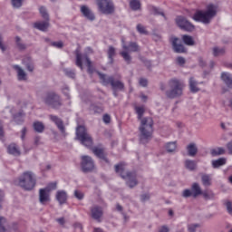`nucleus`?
Instances as JSON below:
<instances>
[{
    "mask_svg": "<svg viewBox=\"0 0 232 232\" xmlns=\"http://www.w3.org/2000/svg\"><path fill=\"white\" fill-rule=\"evenodd\" d=\"M136 114L138 115V121H140L139 127V140L140 144H148L153 137V119L151 117H144L146 110L144 106H136L134 108Z\"/></svg>",
    "mask_w": 232,
    "mask_h": 232,
    "instance_id": "f257e3e1",
    "label": "nucleus"
},
{
    "mask_svg": "<svg viewBox=\"0 0 232 232\" xmlns=\"http://www.w3.org/2000/svg\"><path fill=\"white\" fill-rule=\"evenodd\" d=\"M101 81H102V84H103V86H108V84H110L111 86V89L114 92V96L117 97V90H119L120 92H124V82H121V74H117L115 76H108L106 74L98 73Z\"/></svg>",
    "mask_w": 232,
    "mask_h": 232,
    "instance_id": "f03ea898",
    "label": "nucleus"
},
{
    "mask_svg": "<svg viewBox=\"0 0 232 232\" xmlns=\"http://www.w3.org/2000/svg\"><path fill=\"white\" fill-rule=\"evenodd\" d=\"M215 15H217V7L214 5H208L206 11H197L193 15V19L198 23L209 24Z\"/></svg>",
    "mask_w": 232,
    "mask_h": 232,
    "instance_id": "7ed1b4c3",
    "label": "nucleus"
},
{
    "mask_svg": "<svg viewBox=\"0 0 232 232\" xmlns=\"http://www.w3.org/2000/svg\"><path fill=\"white\" fill-rule=\"evenodd\" d=\"M168 87L169 90L165 92L166 97H168V99H177V97L182 95L184 82L177 78H172L168 82Z\"/></svg>",
    "mask_w": 232,
    "mask_h": 232,
    "instance_id": "20e7f679",
    "label": "nucleus"
},
{
    "mask_svg": "<svg viewBox=\"0 0 232 232\" xmlns=\"http://www.w3.org/2000/svg\"><path fill=\"white\" fill-rule=\"evenodd\" d=\"M115 171L126 181L127 186L132 188L139 184L137 181V173L135 172H126L124 163H119L115 165Z\"/></svg>",
    "mask_w": 232,
    "mask_h": 232,
    "instance_id": "39448f33",
    "label": "nucleus"
},
{
    "mask_svg": "<svg viewBox=\"0 0 232 232\" xmlns=\"http://www.w3.org/2000/svg\"><path fill=\"white\" fill-rule=\"evenodd\" d=\"M36 184L37 179L32 171L24 172L18 179V186L24 191H32Z\"/></svg>",
    "mask_w": 232,
    "mask_h": 232,
    "instance_id": "423d86ee",
    "label": "nucleus"
},
{
    "mask_svg": "<svg viewBox=\"0 0 232 232\" xmlns=\"http://www.w3.org/2000/svg\"><path fill=\"white\" fill-rule=\"evenodd\" d=\"M76 139L86 148H92V146H93V140L92 139V136L88 133L86 127L82 125H79L76 128Z\"/></svg>",
    "mask_w": 232,
    "mask_h": 232,
    "instance_id": "0eeeda50",
    "label": "nucleus"
},
{
    "mask_svg": "<svg viewBox=\"0 0 232 232\" xmlns=\"http://www.w3.org/2000/svg\"><path fill=\"white\" fill-rule=\"evenodd\" d=\"M122 48L125 51L121 52L120 55H121V57L124 59L127 64H130L131 63V56L128 52H133V53L140 52V47L135 42H130L129 44L126 45V44L124 43V40H122Z\"/></svg>",
    "mask_w": 232,
    "mask_h": 232,
    "instance_id": "6e6552de",
    "label": "nucleus"
},
{
    "mask_svg": "<svg viewBox=\"0 0 232 232\" xmlns=\"http://www.w3.org/2000/svg\"><path fill=\"white\" fill-rule=\"evenodd\" d=\"M96 5L102 12V14H105V15H111L115 12V5H113V0H96Z\"/></svg>",
    "mask_w": 232,
    "mask_h": 232,
    "instance_id": "1a4fd4ad",
    "label": "nucleus"
},
{
    "mask_svg": "<svg viewBox=\"0 0 232 232\" xmlns=\"http://www.w3.org/2000/svg\"><path fill=\"white\" fill-rule=\"evenodd\" d=\"M200 195H202V188L200 187V184L194 182L192 183L190 189L186 188L182 191L181 197H183V198H189V197L197 198V197H200Z\"/></svg>",
    "mask_w": 232,
    "mask_h": 232,
    "instance_id": "9d476101",
    "label": "nucleus"
},
{
    "mask_svg": "<svg viewBox=\"0 0 232 232\" xmlns=\"http://www.w3.org/2000/svg\"><path fill=\"white\" fill-rule=\"evenodd\" d=\"M44 102L45 104H48V106H52V108H54L55 110L63 106V103L61 102V96H59L55 92H48L46 97L44 98Z\"/></svg>",
    "mask_w": 232,
    "mask_h": 232,
    "instance_id": "9b49d317",
    "label": "nucleus"
},
{
    "mask_svg": "<svg viewBox=\"0 0 232 232\" xmlns=\"http://www.w3.org/2000/svg\"><path fill=\"white\" fill-rule=\"evenodd\" d=\"M92 153L98 157L102 162V164H107L110 166V160L108 159V153L106 152V149L102 145L95 146L92 149Z\"/></svg>",
    "mask_w": 232,
    "mask_h": 232,
    "instance_id": "f8f14e48",
    "label": "nucleus"
},
{
    "mask_svg": "<svg viewBox=\"0 0 232 232\" xmlns=\"http://www.w3.org/2000/svg\"><path fill=\"white\" fill-rule=\"evenodd\" d=\"M82 171L83 173H92L95 169V162L90 156H82L81 162Z\"/></svg>",
    "mask_w": 232,
    "mask_h": 232,
    "instance_id": "ddd939ff",
    "label": "nucleus"
},
{
    "mask_svg": "<svg viewBox=\"0 0 232 232\" xmlns=\"http://www.w3.org/2000/svg\"><path fill=\"white\" fill-rule=\"evenodd\" d=\"M176 23L181 30H185V32H193L195 30V25L188 21V19L184 16H178L176 18Z\"/></svg>",
    "mask_w": 232,
    "mask_h": 232,
    "instance_id": "4468645a",
    "label": "nucleus"
},
{
    "mask_svg": "<svg viewBox=\"0 0 232 232\" xmlns=\"http://www.w3.org/2000/svg\"><path fill=\"white\" fill-rule=\"evenodd\" d=\"M82 63H86L89 70L92 68V61L88 57V53H81L79 51H76V66L81 68V70H82Z\"/></svg>",
    "mask_w": 232,
    "mask_h": 232,
    "instance_id": "2eb2a0df",
    "label": "nucleus"
},
{
    "mask_svg": "<svg viewBox=\"0 0 232 232\" xmlns=\"http://www.w3.org/2000/svg\"><path fill=\"white\" fill-rule=\"evenodd\" d=\"M102 215H104V211L102 207L95 205L91 208V217L96 222H102Z\"/></svg>",
    "mask_w": 232,
    "mask_h": 232,
    "instance_id": "dca6fc26",
    "label": "nucleus"
},
{
    "mask_svg": "<svg viewBox=\"0 0 232 232\" xmlns=\"http://www.w3.org/2000/svg\"><path fill=\"white\" fill-rule=\"evenodd\" d=\"M179 38L175 36L170 37V43L175 53H186V47H184L181 44H179Z\"/></svg>",
    "mask_w": 232,
    "mask_h": 232,
    "instance_id": "f3484780",
    "label": "nucleus"
},
{
    "mask_svg": "<svg viewBox=\"0 0 232 232\" xmlns=\"http://www.w3.org/2000/svg\"><path fill=\"white\" fill-rule=\"evenodd\" d=\"M49 119L50 121H52V122H54L58 130L61 131L62 135H66V128L64 127V123L63 122V120H61V118H58L56 115L51 114L49 116Z\"/></svg>",
    "mask_w": 232,
    "mask_h": 232,
    "instance_id": "a211bd4d",
    "label": "nucleus"
},
{
    "mask_svg": "<svg viewBox=\"0 0 232 232\" xmlns=\"http://www.w3.org/2000/svg\"><path fill=\"white\" fill-rule=\"evenodd\" d=\"M80 12L88 21H95V14L87 5H81Z\"/></svg>",
    "mask_w": 232,
    "mask_h": 232,
    "instance_id": "6ab92c4d",
    "label": "nucleus"
},
{
    "mask_svg": "<svg viewBox=\"0 0 232 232\" xmlns=\"http://www.w3.org/2000/svg\"><path fill=\"white\" fill-rule=\"evenodd\" d=\"M39 200L41 204L50 202V192L46 188H40L39 190Z\"/></svg>",
    "mask_w": 232,
    "mask_h": 232,
    "instance_id": "aec40b11",
    "label": "nucleus"
},
{
    "mask_svg": "<svg viewBox=\"0 0 232 232\" xmlns=\"http://www.w3.org/2000/svg\"><path fill=\"white\" fill-rule=\"evenodd\" d=\"M7 153H9V155H14V157H19V155H21V150H19L17 144L11 143L7 146Z\"/></svg>",
    "mask_w": 232,
    "mask_h": 232,
    "instance_id": "412c9836",
    "label": "nucleus"
},
{
    "mask_svg": "<svg viewBox=\"0 0 232 232\" xmlns=\"http://www.w3.org/2000/svg\"><path fill=\"white\" fill-rule=\"evenodd\" d=\"M56 200L59 202L60 206L63 204H66V200H68V194L64 190H58L56 192Z\"/></svg>",
    "mask_w": 232,
    "mask_h": 232,
    "instance_id": "4be33fe9",
    "label": "nucleus"
},
{
    "mask_svg": "<svg viewBox=\"0 0 232 232\" xmlns=\"http://www.w3.org/2000/svg\"><path fill=\"white\" fill-rule=\"evenodd\" d=\"M201 184L205 188H209L213 184V179L210 174L202 173L201 174Z\"/></svg>",
    "mask_w": 232,
    "mask_h": 232,
    "instance_id": "5701e85b",
    "label": "nucleus"
},
{
    "mask_svg": "<svg viewBox=\"0 0 232 232\" xmlns=\"http://www.w3.org/2000/svg\"><path fill=\"white\" fill-rule=\"evenodd\" d=\"M221 80L223 82H225L226 86L227 88H230L232 90V76L229 72H222L221 73Z\"/></svg>",
    "mask_w": 232,
    "mask_h": 232,
    "instance_id": "b1692460",
    "label": "nucleus"
},
{
    "mask_svg": "<svg viewBox=\"0 0 232 232\" xmlns=\"http://www.w3.org/2000/svg\"><path fill=\"white\" fill-rule=\"evenodd\" d=\"M188 157H195L198 153V148L196 143H189L187 148Z\"/></svg>",
    "mask_w": 232,
    "mask_h": 232,
    "instance_id": "393cba45",
    "label": "nucleus"
},
{
    "mask_svg": "<svg viewBox=\"0 0 232 232\" xmlns=\"http://www.w3.org/2000/svg\"><path fill=\"white\" fill-rule=\"evenodd\" d=\"M190 92L192 93H197L198 92H200V89L198 88V82L195 80V78L191 77L188 82Z\"/></svg>",
    "mask_w": 232,
    "mask_h": 232,
    "instance_id": "a878e982",
    "label": "nucleus"
},
{
    "mask_svg": "<svg viewBox=\"0 0 232 232\" xmlns=\"http://www.w3.org/2000/svg\"><path fill=\"white\" fill-rule=\"evenodd\" d=\"M167 153H175L177 151V141H170L165 144Z\"/></svg>",
    "mask_w": 232,
    "mask_h": 232,
    "instance_id": "bb28decb",
    "label": "nucleus"
},
{
    "mask_svg": "<svg viewBox=\"0 0 232 232\" xmlns=\"http://www.w3.org/2000/svg\"><path fill=\"white\" fill-rule=\"evenodd\" d=\"M14 69L17 71L18 81H26V72L19 65H14Z\"/></svg>",
    "mask_w": 232,
    "mask_h": 232,
    "instance_id": "cd10ccee",
    "label": "nucleus"
},
{
    "mask_svg": "<svg viewBox=\"0 0 232 232\" xmlns=\"http://www.w3.org/2000/svg\"><path fill=\"white\" fill-rule=\"evenodd\" d=\"M48 26H50L48 22H37L34 24V28L41 32H46V30H48Z\"/></svg>",
    "mask_w": 232,
    "mask_h": 232,
    "instance_id": "c85d7f7f",
    "label": "nucleus"
},
{
    "mask_svg": "<svg viewBox=\"0 0 232 232\" xmlns=\"http://www.w3.org/2000/svg\"><path fill=\"white\" fill-rule=\"evenodd\" d=\"M185 168L189 171H195L197 169V162L193 160H186Z\"/></svg>",
    "mask_w": 232,
    "mask_h": 232,
    "instance_id": "c756f323",
    "label": "nucleus"
},
{
    "mask_svg": "<svg viewBox=\"0 0 232 232\" xmlns=\"http://www.w3.org/2000/svg\"><path fill=\"white\" fill-rule=\"evenodd\" d=\"M226 162H227L226 158H219L218 160H212V167L217 169V168H220V166H226Z\"/></svg>",
    "mask_w": 232,
    "mask_h": 232,
    "instance_id": "7c9ffc66",
    "label": "nucleus"
},
{
    "mask_svg": "<svg viewBox=\"0 0 232 232\" xmlns=\"http://www.w3.org/2000/svg\"><path fill=\"white\" fill-rule=\"evenodd\" d=\"M33 128L36 133H43L44 131V123L42 121H34L33 123Z\"/></svg>",
    "mask_w": 232,
    "mask_h": 232,
    "instance_id": "2f4dec72",
    "label": "nucleus"
},
{
    "mask_svg": "<svg viewBox=\"0 0 232 232\" xmlns=\"http://www.w3.org/2000/svg\"><path fill=\"white\" fill-rule=\"evenodd\" d=\"M182 41L187 46H195V40H193V36L184 34L182 35Z\"/></svg>",
    "mask_w": 232,
    "mask_h": 232,
    "instance_id": "473e14b6",
    "label": "nucleus"
},
{
    "mask_svg": "<svg viewBox=\"0 0 232 232\" xmlns=\"http://www.w3.org/2000/svg\"><path fill=\"white\" fill-rule=\"evenodd\" d=\"M107 55L110 64H113V58L115 57V47L110 45L107 51Z\"/></svg>",
    "mask_w": 232,
    "mask_h": 232,
    "instance_id": "72a5a7b5",
    "label": "nucleus"
},
{
    "mask_svg": "<svg viewBox=\"0 0 232 232\" xmlns=\"http://www.w3.org/2000/svg\"><path fill=\"white\" fill-rule=\"evenodd\" d=\"M214 57H220V55H224L226 53V48L224 47H213L212 49Z\"/></svg>",
    "mask_w": 232,
    "mask_h": 232,
    "instance_id": "f704fd0d",
    "label": "nucleus"
},
{
    "mask_svg": "<svg viewBox=\"0 0 232 232\" xmlns=\"http://www.w3.org/2000/svg\"><path fill=\"white\" fill-rule=\"evenodd\" d=\"M210 153L212 157H218V155H224V153H226V150L222 147H218L216 149H212Z\"/></svg>",
    "mask_w": 232,
    "mask_h": 232,
    "instance_id": "c9c22d12",
    "label": "nucleus"
},
{
    "mask_svg": "<svg viewBox=\"0 0 232 232\" xmlns=\"http://www.w3.org/2000/svg\"><path fill=\"white\" fill-rule=\"evenodd\" d=\"M140 0H130V7L134 12H137V10H140Z\"/></svg>",
    "mask_w": 232,
    "mask_h": 232,
    "instance_id": "e433bc0d",
    "label": "nucleus"
},
{
    "mask_svg": "<svg viewBox=\"0 0 232 232\" xmlns=\"http://www.w3.org/2000/svg\"><path fill=\"white\" fill-rule=\"evenodd\" d=\"M16 48L20 51L26 50V45L23 43V40L19 36H15L14 38Z\"/></svg>",
    "mask_w": 232,
    "mask_h": 232,
    "instance_id": "4c0bfd02",
    "label": "nucleus"
},
{
    "mask_svg": "<svg viewBox=\"0 0 232 232\" xmlns=\"http://www.w3.org/2000/svg\"><path fill=\"white\" fill-rule=\"evenodd\" d=\"M14 121L18 125L23 124L24 122L23 112H18L17 114L14 115Z\"/></svg>",
    "mask_w": 232,
    "mask_h": 232,
    "instance_id": "58836bf2",
    "label": "nucleus"
},
{
    "mask_svg": "<svg viewBox=\"0 0 232 232\" xmlns=\"http://www.w3.org/2000/svg\"><path fill=\"white\" fill-rule=\"evenodd\" d=\"M149 8L154 15H162V17H166V15L164 14V12L160 11V8L153 5H150Z\"/></svg>",
    "mask_w": 232,
    "mask_h": 232,
    "instance_id": "ea45409f",
    "label": "nucleus"
},
{
    "mask_svg": "<svg viewBox=\"0 0 232 232\" xmlns=\"http://www.w3.org/2000/svg\"><path fill=\"white\" fill-rule=\"evenodd\" d=\"M203 198H205V200H211V198H215V194H213L212 191L208 192V190H201V194Z\"/></svg>",
    "mask_w": 232,
    "mask_h": 232,
    "instance_id": "a19ab883",
    "label": "nucleus"
},
{
    "mask_svg": "<svg viewBox=\"0 0 232 232\" xmlns=\"http://www.w3.org/2000/svg\"><path fill=\"white\" fill-rule=\"evenodd\" d=\"M62 92L66 97V99H68V101L72 99V96H70V87L68 85H63L62 87Z\"/></svg>",
    "mask_w": 232,
    "mask_h": 232,
    "instance_id": "79ce46f5",
    "label": "nucleus"
},
{
    "mask_svg": "<svg viewBox=\"0 0 232 232\" xmlns=\"http://www.w3.org/2000/svg\"><path fill=\"white\" fill-rule=\"evenodd\" d=\"M136 30L137 32H139V34H141L142 35H148V30H146V27H144V25L138 24L136 26Z\"/></svg>",
    "mask_w": 232,
    "mask_h": 232,
    "instance_id": "37998d69",
    "label": "nucleus"
},
{
    "mask_svg": "<svg viewBox=\"0 0 232 232\" xmlns=\"http://www.w3.org/2000/svg\"><path fill=\"white\" fill-rule=\"evenodd\" d=\"M5 226H6V218L0 216V232H8Z\"/></svg>",
    "mask_w": 232,
    "mask_h": 232,
    "instance_id": "c03bdc74",
    "label": "nucleus"
},
{
    "mask_svg": "<svg viewBox=\"0 0 232 232\" xmlns=\"http://www.w3.org/2000/svg\"><path fill=\"white\" fill-rule=\"evenodd\" d=\"M39 12H40L42 17H43L44 19H45V21H48L49 15H48V12L46 11V7L41 6V7L39 8Z\"/></svg>",
    "mask_w": 232,
    "mask_h": 232,
    "instance_id": "a18cd8bd",
    "label": "nucleus"
},
{
    "mask_svg": "<svg viewBox=\"0 0 232 232\" xmlns=\"http://www.w3.org/2000/svg\"><path fill=\"white\" fill-rule=\"evenodd\" d=\"M90 110H91V111H93L94 113H102V107L95 105V104H92L90 106Z\"/></svg>",
    "mask_w": 232,
    "mask_h": 232,
    "instance_id": "49530a36",
    "label": "nucleus"
},
{
    "mask_svg": "<svg viewBox=\"0 0 232 232\" xmlns=\"http://www.w3.org/2000/svg\"><path fill=\"white\" fill-rule=\"evenodd\" d=\"M24 0H11L13 8H21Z\"/></svg>",
    "mask_w": 232,
    "mask_h": 232,
    "instance_id": "de8ad7c7",
    "label": "nucleus"
},
{
    "mask_svg": "<svg viewBox=\"0 0 232 232\" xmlns=\"http://www.w3.org/2000/svg\"><path fill=\"white\" fill-rule=\"evenodd\" d=\"M63 72L67 77H70V79H75V71L72 69H64Z\"/></svg>",
    "mask_w": 232,
    "mask_h": 232,
    "instance_id": "09e8293b",
    "label": "nucleus"
},
{
    "mask_svg": "<svg viewBox=\"0 0 232 232\" xmlns=\"http://www.w3.org/2000/svg\"><path fill=\"white\" fill-rule=\"evenodd\" d=\"M51 46H53V48H58L59 50H61L64 47V43H63V41L51 42Z\"/></svg>",
    "mask_w": 232,
    "mask_h": 232,
    "instance_id": "8fccbe9b",
    "label": "nucleus"
},
{
    "mask_svg": "<svg viewBox=\"0 0 232 232\" xmlns=\"http://www.w3.org/2000/svg\"><path fill=\"white\" fill-rule=\"evenodd\" d=\"M44 189L50 193V191H53V189H57V183H50Z\"/></svg>",
    "mask_w": 232,
    "mask_h": 232,
    "instance_id": "3c124183",
    "label": "nucleus"
},
{
    "mask_svg": "<svg viewBox=\"0 0 232 232\" xmlns=\"http://www.w3.org/2000/svg\"><path fill=\"white\" fill-rule=\"evenodd\" d=\"M225 206L227 208V211L228 215H231V217H232V202L231 201H226Z\"/></svg>",
    "mask_w": 232,
    "mask_h": 232,
    "instance_id": "603ef678",
    "label": "nucleus"
},
{
    "mask_svg": "<svg viewBox=\"0 0 232 232\" xmlns=\"http://www.w3.org/2000/svg\"><path fill=\"white\" fill-rule=\"evenodd\" d=\"M74 197L76 198H78V200H82V198H84V194H82V192H81L79 190H75L74 191Z\"/></svg>",
    "mask_w": 232,
    "mask_h": 232,
    "instance_id": "864d4df0",
    "label": "nucleus"
},
{
    "mask_svg": "<svg viewBox=\"0 0 232 232\" xmlns=\"http://www.w3.org/2000/svg\"><path fill=\"white\" fill-rule=\"evenodd\" d=\"M140 86L146 88L148 86V80L146 78H140L139 81Z\"/></svg>",
    "mask_w": 232,
    "mask_h": 232,
    "instance_id": "5fc2aeb1",
    "label": "nucleus"
},
{
    "mask_svg": "<svg viewBox=\"0 0 232 232\" xmlns=\"http://www.w3.org/2000/svg\"><path fill=\"white\" fill-rule=\"evenodd\" d=\"M177 63L179 64V66H184V64H186V59L182 56H179L177 58Z\"/></svg>",
    "mask_w": 232,
    "mask_h": 232,
    "instance_id": "6e6d98bb",
    "label": "nucleus"
},
{
    "mask_svg": "<svg viewBox=\"0 0 232 232\" xmlns=\"http://www.w3.org/2000/svg\"><path fill=\"white\" fill-rule=\"evenodd\" d=\"M28 131V129H26V127H24L21 130V139L23 140H24L25 137H26V133Z\"/></svg>",
    "mask_w": 232,
    "mask_h": 232,
    "instance_id": "4d7b16f0",
    "label": "nucleus"
},
{
    "mask_svg": "<svg viewBox=\"0 0 232 232\" xmlns=\"http://www.w3.org/2000/svg\"><path fill=\"white\" fill-rule=\"evenodd\" d=\"M0 50L6 52V46L3 44V35L0 34Z\"/></svg>",
    "mask_w": 232,
    "mask_h": 232,
    "instance_id": "13d9d810",
    "label": "nucleus"
},
{
    "mask_svg": "<svg viewBox=\"0 0 232 232\" xmlns=\"http://www.w3.org/2000/svg\"><path fill=\"white\" fill-rule=\"evenodd\" d=\"M111 121V117H110V115L105 114L103 115V122H105V124H110Z\"/></svg>",
    "mask_w": 232,
    "mask_h": 232,
    "instance_id": "bf43d9fd",
    "label": "nucleus"
},
{
    "mask_svg": "<svg viewBox=\"0 0 232 232\" xmlns=\"http://www.w3.org/2000/svg\"><path fill=\"white\" fill-rule=\"evenodd\" d=\"M141 202H146L147 200H150V194H143L140 196Z\"/></svg>",
    "mask_w": 232,
    "mask_h": 232,
    "instance_id": "052dcab7",
    "label": "nucleus"
},
{
    "mask_svg": "<svg viewBox=\"0 0 232 232\" xmlns=\"http://www.w3.org/2000/svg\"><path fill=\"white\" fill-rule=\"evenodd\" d=\"M197 227H198V225H190V226H188V231L195 232V231H197Z\"/></svg>",
    "mask_w": 232,
    "mask_h": 232,
    "instance_id": "680f3d73",
    "label": "nucleus"
},
{
    "mask_svg": "<svg viewBox=\"0 0 232 232\" xmlns=\"http://www.w3.org/2000/svg\"><path fill=\"white\" fill-rule=\"evenodd\" d=\"M56 222H58V224H60V226H64V224H66L64 218H56Z\"/></svg>",
    "mask_w": 232,
    "mask_h": 232,
    "instance_id": "e2e57ef3",
    "label": "nucleus"
},
{
    "mask_svg": "<svg viewBox=\"0 0 232 232\" xmlns=\"http://www.w3.org/2000/svg\"><path fill=\"white\" fill-rule=\"evenodd\" d=\"M159 232H169V227L168 226L164 225L160 229Z\"/></svg>",
    "mask_w": 232,
    "mask_h": 232,
    "instance_id": "0e129e2a",
    "label": "nucleus"
},
{
    "mask_svg": "<svg viewBox=\"0 0 232 232\" xmlns=\"http://www.w3.org/2000/svg\"><path fill=\"white\" fill-rule=\"evenodd\" d=\"M26 69L28 70V72H34V63H26Z\"/></svg>",
    "mask_w": 232,
    "mask_h": 232,
    "instance_id": "69168bd1",
    "label": "nucleus"
},
{
    "mask_svg": "<svg viewBox=\"0 0 232 232\" xmlns=\"http://www.w3.org/2000/svg\"><path fill=\"white\" fill-rule=\"evenodd\" d=\"M227 149L229 151L230 155H232V140L227 143Z\"/></svg>",
    "mask_w": 232,
    "mask_h": 232,
    "instance_id": "338daca9",
    "label": "nucleus"
},
{
    "mask_svg": "<svg viewBox=\"0 0 232 232\" xmlns=\"http://www.w3.org/2000/svg\"><path fill=\"white\" fill-rule=\"evenodd\" d=\"M198 63H199V65L204 68V66H206V62H204V60L202 58H199L198 59Z\"/></svg>",
    "mask_w": 232,
    "mask_h": 232,
    "instance_id": "774afa93",
    "label": "nucleus"
}]
</instances>
